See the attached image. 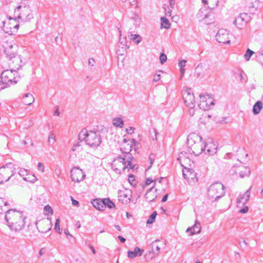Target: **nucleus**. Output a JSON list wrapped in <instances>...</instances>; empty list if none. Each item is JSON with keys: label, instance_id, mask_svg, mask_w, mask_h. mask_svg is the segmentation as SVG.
Wrapping results in <instances>:
<instances>
[{"label": "nucleus", "instance_id": "1", "mask_svg": "<svg viewBox=\"0 0 263 263\" xmlns=\"http://www.w3.org/2000/svg\"><path fill=\"white\" fill-rule=\"evenodd\" d=\"M18 47L13 40H4L0 44V50L9 60V67L14 70L22 66L21 56L18 54Z\"/></svg>", "mask_w": 263, "mask_h": 263}, {"label": "nucleus", "instance_id": "2", "mask_svg": "<svg viewBox=\"0 0 263 263\" xmlns=\"http://www.w3.org/2000/svg\"><path fill=\"white\" fill-rule=\"evenodd\" d=\"M26 217L23 212L14 209L8 210L5 215V220L7 226L11 231L17 233L23 229L25 226Z\"/></svg>", "mask_w": 263, "mask_h": 263}, {"label": "nucleus", "instance_id": "3", "mask_svg": "<svg viewBox=\"0 0 263 263\" xmlns=\"http://www.w3.org/2000/svg\"><path fill=\"white\" fill-rule=\"evenodd\" d=\"M133 159L132 155L117 157L112 161L111 168L117 174H120L126 170L129 171V170L135 168V165L132 163Z\"/></svg>", "mask_w": 263, "mask_h": 263}, {"label": "nucleus", "instance_id": "4", "mask_svg": "<svg viewBox=\"0 0 263 263\" xmlns=\"http://www.w3.org/2000/svg\"><path fill=\"white\" fill-rule=\"evenodd\" d=\"M79 139L81 141H85L87 145L93 148L99 146L102 142L100 132L98 130L88 132L85 129H82L79 133Z\"/></svg>", "mask_w": 263, "mask_h": 263}, {"label": "nucleus", "instance_id": "5", "mask_svg": "<svg viewBox=\"0 0 263 263\" xmlns=\"http://www.w3.org/2000/svg\"><path fill=\"white\" fill-rule=\"evenodd\" d=\"M200 136L196 133L190 134L187 139V151L190 154L198 156L203 150L204 142Z\"/></svg>", "mask_w": 263, "mask_h": 263}, {"label": "nucleus", "instance_id": "6", "mask_svg": "<svg viewBox=\"0 0 263 263\" xmlns=\"http://www.w3.org/2000/svg\"><path fill=\"white\" fill-rule=\"evenodd\" d=\"M224 187L220 182L212 184L208 190V197L211 201H215L223 197L225 194Z\"/></svg>", "mask_w": 263, "mask_h": 263}, {"label": "nucleus", "instance_id": "7", "mask_svg": "<svg viewBox=\"0 0 263 263\" xmlns=\"http://www.w3.org/2000/svg\"><path fill=\"white\" fill-rule=\"evenodd\" d=\"M11 69H7L3 71L1 73V83L4 85L1 88L3 89L12 84H15L18 81V78L15 77L14 72L16 73L17 70H14L12 67Z\"/></svg>", "mask_w": 263, "mask_h": 263}, {"label": "nucleus", "instance_id": "8", "mask_svg": "<svg viewBox=\"0 0 263 263\" xmlns=\"http://www.w3.org/2000/svg\"><path fill=\"white\" fill-rule=\"evenodd\" d=\"M14 165L9 163L0 168V184L8 181L15 174Z\"/></svg>", "mask_w": 263, "mask_h": 263}, {"label": "nucleus", "instance_id": "9", "mask_svg": "<svg viewBox=\"0 0 263 263\" xmlns=\"http://www.w3.org/2000/svg\"><path fill=\"white\" fill-rule=\"evenodd\" d=\"M159 242L158 240H156L153 241L149 245L148 252L144 255L146 261L148 262L159 255L161 248L158 244Z\"/></svg>", "mask_w": 263, "mask_h": 263}, {"label": "nucleus", "instance_id": "10", "mask_svg": "<svg viewBox=\"0 0 263 263\" xmlns=\"http://www.w3.org/2000/svg\"><path fill=\"white\" fill-rule=\"evenodd\" d=\"M182 96L186 105L189 108H194L195 100L192 89L187 87L184 88L182 92Z\"/></svg>", "mask_w": 263, "mask_h": 263}, {"label": "nucleus", "instance_id": "11", "mask_svg": "<svg viewBox=\"0 0 263 263\" xmlns=\"http://www.w3.org/2000/svg\"><path fill=\"white\" fill-rule=\"evenodd\" d=\"M214 105V99L209 95H200L199 108L203 110H208Z\"/></svg>", "mask_w": 263, "mask_h": 263}, {"label": "nucleus", "instance_id": "12", "mask_svg": "<svg viewBox=\"0 0 263 263\" xmlns=\"http://www.w3.org/2000/svg\"><path fill=\"white\" fill-rule=\"evenodd\" d=\"M203 152L209 155H213L217 153V145L213 141L212 138H208L203 145Z\"/></svg>", "mask_w": 263, "mask_h": 263}, {"label": "nucleus", "instance_id": "13", "mask_svg": "<svg viewBox=\"0 0 263 263\" xmlns=\"http://www.w3.org/2000/svg\"><path fill=\"white\" fill-rule=\"evenodd\" d=\"M182 174L185 179L187 180L190 184H194L198 180L197 177V174L194 172L192 167L183 169Z\"/></svg>", "mask_w": 263, "mask_h": 263}, {"label": "nucleus", "instance_id": "14", "mask_svg": "<svg viewBox=\"0 0 263 263\" xmlns=\"http://www.w3.org/2000/svg\"><path fill=\"white\" fill-rule=\"evenodd\" d=\"M231 36V35L228 30L220 29L216 33L215 37L216 41L220 43L230 44Z\"/></svg>", "mask_w": 263, "mask_h": 263}, {"label": "nucleus", "instance_id": "15", "mask_svg": "<svg viewBox=\"0 0 263 263\" xmlns=\"http://www.w3.org/2000/svg\"><path fill=\"white\" fill-rule=\"evenodd\" d=\"M85 177V175L83 171L78 168L74 167L71 170V178L73 181L79 182Z\"/></svg>", "mask_w": 263, "mask_h": 263}, {"label": "nucleus", "instance_id": "16", "mask_svg": "<svg viewBox=\"0 0 263 263\" xmlns=\"http://www.w3.org/2000/svg\"><path fill=\"white\" fill-rule=\"evenodd\" d=\"M132 197V192L130 190L123 189L119 191V200L123 203L126 204L130 201Z\"/></svg>", "mask_w": 263, "mask_h": 263}, {"label": "nucleus", "instance_id": "17", "mask_svg": "<svg viewBox=\"0 0 263 263\" xmlns=\"http://www.w3.org/2000/svg\"><path fill=\"white\" fill-rule=\"evenodd\" d=\"M249 20V16L247 13H242L236 17L234 24L237 28L241 29L247 24Z\"/></svg>", "mask_w": 263, "mask_h": 263}, {"label": "nucleus", "instance_id": "18", "mask_svg": "<svg viewBox=\"0 0 263 263\" xmlns=\"http://www.w3.org/2000/svg\"><path fill=\"white\" fill-rule=\"evenodd\" d=\"M250 187L244 194H240L236 200L237 206L241 207L244 205L249 200L250 197Z\"/></svg>", "mask_w": 263, "mask_h": 263}, {"label": "nucleus", "instance_id": "19", "mask_svg": "<svg viewBox=\"0 0 263 263\" xmlns=\"http://www.w3.org/2000/svg\"><path fill=\"white\" fill-rule=\"evenodd\" d=\"M177 160L179 161L182 166L183 167V169L191 167L192 164L191 163H193V162H191V160L189 158L188 156H186L184 155L183 152H181L180 153Z\"/></svg>", "mask_w": 263, "mask_h": 263}, {"label": "nucleus", "instance_id": "20", "mask_svg": "<svg viewBox=\"0 0 263 263\" xmlns=\"http://www.w3.org/2000/svg\"><path fill=\"white\" fill-rule=\"evenodd\" d=\"M33 17V14L31 12V10L27 7H24L23 8L22 12L18 15V17L24 22H27L31 20Z\"/></svg>", "mask_w": 263, "mask_h": 263}, {"label": "nucleus", "instance_id": "21", "mask_svg": "<svg viewBox=\"0 0 263 263\" xmlns=\"http://www.w3.org/2000/svg\"><path fill=\"white\" fill-rule=\"evenodd\" d=\"M51 222L48 219L42 220L40 222V226L37 227L39 231L42 233H46L51 229Z\"/></svg>", "mask_w": 263, "mask_h": 263}, {"label": "nucleus", "instance_id": "22", "mask_svg": "<svg viewBox=\"0 0 263 263\" xmlns=\"http://www.w3.org/2000/svg\"><path fill=\"white\" fill-rule=\"evenodd\" d=\"M236 174L239 175V176L243 178L245 177L249 176L250 174V169L243 165L239 166L236 170Z\"/></svg>", "mask_w": 263, "mask_h": 263}, {"label": "nucleus", "instance_id": "23", "mask_svg": "<svg viewBox=\"0 0 263 263\" xmlns=\"http://www.w3.org/2000/svg\"><path fill=\"white\" fill-rule=\"evenodd\" d=\"M144 252V250L140 249L139 247H136L133 251H128L127 252V256L130 259H133L137 256H140Z\"/></svg>", "mask_w": 263, "mask_h": 263}, {"label": "nucleus", "instance_id": "24", "mask_svg": "<svg viewBox=\"0 0 263 263\" xmlns=\"http://www.w3.org/2000/svg\"><path fill=\"white\" fill-rule=\"evenodd\" d=\"M201 226L200 223L197 220H196L194 225L191 228H188L186 230V232H191L190 235H193L195 234H198L200 232Z\"/></svg>", "mask_w": 263, "mask_h": 263}, {"label": "nucleus", "instance_id": "25", "mask_svg": "<svg viewBox=\"0 0 263 263\" xmlns=\"http://www.w3.org/2000/svg\"><path fill=\"white\" fill-rule=\"evenodd\" d=\"M156 191L157 189L154 190L153 187L150 189L148 191H147L145 195V197L147 201H153L155 199V198H156Z\"/></svg>", "mask_w": 263, "mask_h": 263}, {"label": "nucleus", "instance_id": "26", "mask_svg": "<svg viewBox=\"0 0 263 263\" xmlns=\"http://www.w3.org/2000/svg\"><path fill=\"white\" fill-rule=\"evenodd\" d=\"M103 202V199H96L93 200L92 203L96 209L100 211H103L105 210V204Z\"/></svg>", "mask_w": 263, "mask_h": 263}, {"label": "nucleus", "instance_id": "27", "mask_svg": "<svg viewBox=\"0 0 263 263\" xmlns=\"http://www.w3.org/2000/svg\"><path fill=\"white\" fill-rule=\"evenodd\" d=\"M34 101L33 95L30 93H26L23 97V103L26 105H31Z\"/></svg>", "mask_w": 263, "mask_h": 263}, {"label": "nucleus", "instance_id": "28", "mask_svg": "<svg viewBox=\"0 0 263 263\" xmlns=\"http://www.w3.org/2000/svg\"><path fill=\"white\" fill-rule=\"evenodd\" d=\"M124 141H125V140H124ZM131 144L129 143L127 144L125 141H124V143L121 145L120 149L123 154H125L124 155H131L129 154V152L131 151Z\"/></svg>", "mask_w": 263, "mask_h": 263}, {"label": "nucleus", "instance_id": "29", "mask_svg": "<svg viewBox=\"0 0 263 263\" xmlns=\"http://www.w3.org/2000/svg\"><path fill=\"white\" fill-rule=\"evenodd\" d=\"M204 5H208L209 8L213 9L218 5V0H202Z\"/></svg>", "mask_w": 263, "mask_h": 263}, {"label": "nucleus", "instance_id": "30", "mask_svg": "<svg viewBox=\"0 0 263 263\" xmlns=\"http://www.w3.org/2000/svg\"><path fill=\"white\" fill-rule=\"evenodd\" d=\"M263 107L260 101H257L253 106V112L254 115L258 114Z\"/></svg>", "mask_w": 263, "mask_h": 263}, {"label": "nucleus", "instance_id": "31", "mask_svg": "<svg viewBox=\"0 0 263 263\" xmlns=\"http://www.w3.org/2000/svg\"><path fill=\"white\" fill-rule=\"evenodd\" d=\"M119 44V47H120L121 49H124V51H125L126 49H128L129 47L127 45L126 37L125 36L122 38H120Z\"/></svg>", "mask_w": 263, "mask_h": 263}, {"label": "nucleus", "instance_id": "32", "mask_svg": "<svg viewBox=\"0 0 263 263\" xmlns=\"http://www.w3.org/2000/svg\"><path fill=\"white\" fill-rule=\"evenodd\" d=\"M130 41L135 42L136 44H138L142 41V37L139 34H131L129 36Z\"/></svg>", "mask_w": 263, "mask_h": 263}, {"label": "nucleus", "instance_id": "33", "mask_svg": "<svg viewBox=\"0 0 263 263\" xmlns=\"http://www.w3.org/2000/svg\"><path fill=\"white\" fill-rule=\"evenodd\" d=\"M113 125L116 127H122L124 122L120 118H115L113 119Z\"/></svg>", "mask_w": 263, "mask_h": 263}, {"label": "nucleus", "instance_id": "34", "mask_svg": "<svg viewBox=\"0 0 263 263\" xmlns=\"http://www.w3.org/2000/svg\"><path fill=\"white\" fill-rule=\"evenodd\" d=\"M103 202L105 204V209L106 206L109 208V209H111L115 206V204L114 203L111 201L109 198H105L103 199Z\"/></svg>", "mask_w": 263, "mask_h": 263}, {"label": "nucleus", "instance_id": "35", "mask_svg": "<svg viewBox=\"0 0 263 263\" xmlns=\"http://www.w3.org/2000/svg\"><path fill=\"white\" fill-rule=\"evenodd\" d=\"M161 25L163 28L168 29L170 27V24L169 23V21L165 17H162L161 18Z\"/></svg>", "mask_w": 263, "mask_h": 263}, {"label": "nucleus", "instance_id": "36", "mask_svg": "<svg viewBox=\"0 0 263 263\" xmlns=\"http://www.w3.org/2000/svg\"><path fill=\"white\" fill-rule=\"evenodd\" d=\"M186 63V61L185 60H182L181 61H180L178 63V65L180 68V71L181 73L182 74V76H183L185 72V68L184 67L185 66Z\"/></svg>", "mask_w": 263, "mask_h": 263}, {"label": "nucleus", "instance_id": "37", "mask_svg": "<svg viewBox=\"0 0 263 263\" xmlns=\"http://www.w3.org/2000/svg\"><path fill=\"white\" fill-rule=\"evenodd\" d=\"M55 136L53 133H50L49 135L48 142L49 144L52 145L55 142Z\"/></svg>", "mask_w": 263, "mask_h": 263}, {"label": "nucleus", "instance_id": "38", "mask_svg": "<svg viewBox=\"0 0 263 263\" xmlns=\"http://www.w3.org/2000/svg\"><path fill=\"white\" fill-rule=\"evenodd\" d=\"M24 180L33 183L37 180V178L34 175H28L27 177H24Z\"/></svg>", "mask_w": 263, "mask_h": 263}, {"label": "nucleus", "instance_id": "39", "mask_svg": "<svg viewBox=\"0 0 263 263\" xmlns=\"http://www.w3.org/2000/svg\"><path fill=\"white\" fill-rule=\"evenodd\" d=\"M156 215H157V212L156 211L154 212L149 217L148 220H147L146 223L147 224L153 223L155 220Z\"/></svg>", "mask_w": 263, "mask_h": 263}, {"label": "nucleus", "instance_id": "40", "mask_svg": "<svg viewBox=\"0 0 263 263\" xmlns=\"http://www.w3.org/2000/svg\"><path fill=\"white\" fill-rule=\"evenodd\" d=\"M254 53V52L250 49H248L245 54V58L247 61H249L251 57Z\"/></svg>", "mask_w": 263, "mask_h": 263}, {"label": "nucleus", "instance_id": "41", "mask_svg": "<svg viewBox=\"0 0 263 263\" xmlns=\"http://www.w3.org/2000/svg\"><path fill=\"white\" fill-rule=\"evenodd\" d=\"M28 171L26 169H21L19 171V175L24 178V177H27L28 176Z\"/></svg>", "mask_w": 263, "mask_h": 263}, {"label": "nucleus", "instance_id": "42", "mask_svg": "<svg viewBox=\"0 0 263 263\" xmlns=\"http://www.w3.org/2000/svg\"><path fill=\"white\" fill-rule=\"evenodd\" d=\"M257 61L261 65H263V53L259 52L256 55Z\"/></svg>", "mask_w": 263, "mask_h": 263}, {"label": "nucleus", "instance_id": "43", "mask_svg": "<svg viewBox=\"0 0 263 263\" xmlns=\"http://www.w3.org/2000/svg\"><path fill=\"white\" fill-rule=\"evenodd\" d=\"M54 229L59 233H61V229H60V219L59 218H58L56 220V221H55V223Z\"/></svg>", "mask_w": 263, "mask_h": 263}, {"label": "nucleus", "instance_id": "44", "mask_svg": "<svg viewBox=\"0 0 263 263\" xmlns=\"http://www.w3.org/2000/svg\"><path fill=\"white\" fill-rule=\"evenodd\" d=\"M159 60L161 64H163L166 61L167 57L164 53H161L159 57Z\"/></svg>", "mask_w": 263, "mask_h": 263}, {"label": "nucleus", "instance_id": "45", "mask_svg": "<svg viewBox=\"0 0 263 263\" xmlns=\"http://www.w3.org/2000/svg\"><path fill=\"white\" fill-rule=\"evenodd\" d=\"M44 212H46V213H50L51 215L53 214V210L51 206H49V205H46L44 207Z\"/></svg>", "mask_w": 263, "mask_h": 263}, {"label": "nucleus", "instance_id": "46", "mask_svg": "<svg viewBox=\"0 0 263 263\" xmlns=\"http://www.w3.org/2000/svg\"><path fill=\"white\" fill-rule=\"evenodd\" d=\"M155 157V156L153 154H151L149 156V163H150L151 165L149 166L148 168H149L152 166V164L153 163V162L154 161Z\"/></svg>", "mask_w": 263, "mask_h": 263}, {"label": "nucleus", "instance_id": "47", "mask_svg": "<svg viewBox=\"0 0 263 263\" xmlns=\"http://www.w3.org/2000/svg\"><path fill=\"white\" fill-rule=\"evenodd\" d=\"M37 168L38 170L41 171L42 173L44 172V164L41 162H39L37 164Z\"/></svg>", "mask_w": 263, "mask_h": 263}, {"label": "nucleus", "instance_id": "48", "mask_svg": "<svg viewBox=\"0 0 263 263\" xmlns=\"http://www.w3.org/2000/svg\"><path fill=\"white\" fill-rule=\"evenodd\" d=\"M161 78V75L160 74H156L154 76L153 81L157 82H158Z\"/></svg>", "mask_w": 263, "mask_h": 263}, {"label": "nucleus", "instance_id": "49", "mask_svg": "<svg viewBox=\"0 0 263 263\" xmlns=\"http://www.w3.org/2000/svg\"><path fill=\"white\" fill-rule=\"evenodd\" d=\"M126 52V50L125 51H124V49H121V50L118 49L117 51V53L118 54V55L122 56V55H124V54Z\"/></svg>", "mask_w": 263, "mask_h": 263}, {"label": "nucleus", "instance_id": "50", "mask_svg": "<svg viewBox=\"0 0 263 263\" xmlns=\"http://www.w3.org/2000/svg\"><path fill=\"white\" fill-rule=\"evenodd\" d=\"M25 139H25V140H24L23 141V143H24L25 145H26V144H27V141H30V142L31 145V146H32V145H33V142H32V141L31 139H30L28 136L26 137Z\"/></svg>", "mask_w": 263, "mask_h": 263}, {"label": "nucleus", "instance_id": "51", "mask_svg": "<svg viewBox=\"0 0 263 263\" xmlns=\"http://www.w3.org/2000/svg\"><path fill=\"white\" fill-rule=\"evenodd\" d=\"M249 208L247 206H244L242 209L240 210L239 213H246L248 212Z\"/></svg>", "mask_w": 263, "mask_h": 263}, {"label": "nucleus", "instance_id": "52", "mask_svg": "<svg viewBox=\"0 0 263 263\" xmlns=\"http://www.w3.org/2000/svg\"><path fill=\"white\" fill-rule=\"evenodd\" d=\"M134 129H135L134 128L129 127L128 128L126 129V131L128 134H132L134 133Z\"/></svg>", "mask_w": 263, "mask_h": 263}, {"label": "nucleus", "instance_id": "53", "mask_svg": "<svg viewBox=\"0 0 263 263\" xmlns=\"http://www.w3.org/2000/svg\"><path fill=\"white\" fill-rule=\"evenodd\" d=\"M95 63V61L93 59L90 58L88 60V64L89 65H91V66H93L94 64Z\"/></svg>", "mask_w": 263, "mask_h": 263}, {"label": "nucleus", "instance_id": "54", "mask_svg": "<svg viewBox=\"0 0 263 263\" xmlns=\"http://www.w3.org/2000/svg\"><path fill=\"white\" fill-rule=\"evenodd\" d=\"M72 203V204L74 206H78L79 205V202L77 200L73 199V198L71 197Z\"/></svg>", "mask_w": 263, "mask_h": 263}, {"label": "nucleus", "instance_id": "55", "mask_svg": "<svg viewBox=\"0 0 263 263\" xmlns=\"http://www.w3.org/2000/svg\"><path fill=\"white\" fill-rule=\"evenodd\" d=\"M7 24L6 23H4L3 30L5 32L9 33V31L7 30L8 27H7Z\"/></svg>", "mask_w": 263, "mask_h": 263}, {"label": "nucleus", "instance_id": "56", "mask_svg": "<svg viewBox=\"0 0 263 263\" xmlns=\"http://www.w3.org/2000/svg\"><path fill=\"white\" fill-rule=\"evenodd\" d=\"M169 1H170V7L172 8H173L174 7V5H175V1H174V0H169Z\"/></svg>", "mask_w": 263, "mask_h": 263}, {"label": "nucleus", "instance_id": "57", "mask_svg": "<svg viewBox=\"0 0 263 263\" xmlns=\"http://www.w3.org/2000/svg\"><path fill=\"white\" fill-rule=\"evenodd\" d=\"M89 246V247L90 248V249L91 250V251H92V253H93V254H96V250H95V248H93V247H92V246L91 245H89V246Z\"/></svg>", "mask_w": 263, "mask_h": 263}, {"label": "nucleus", "instance_id": "58", "mask_svg": "<svg viewBox=\"0 0 263 263\" xmlns=\"http://www.w3.org/2000/svg\"><path fill=\"white\" fill-rule=\"evenodd\" d=\"M118 238L120 240V241L123 243L126 240L125 239L121 236H119Z\"/></svg>", "mask_w": 263, "mask_h": 263}, {"label": "nucleus", "instance_id": "59", "mask_svg": "<svg viewBox=\"0 0 263 263\" xmlns=\"http://www.w3.org/2000/svg\"><path fill=\"white\" fill-rule=\"evenodd\" d=\"M167 197H168V194H166L162 198V201L163 202H164L165 201H166L167 199Z\"/></svg>", "mask_w": 263, "mask_h": 263}, {"label": "nucleus", "instance_id": "60", "mask_svg": "<svg viewBox=\"0 0 263 263\" xmlns=\"http://www.w3.org/2000/svg\"><path fill=\"white\" fill-rule=\"evenodd\" d=\"M189 110V114L191 116H193L194 115V110L193 109L194 108H190Z\"/></svg>", "mask_w": 263, "mask_h": 263}, {"label": "nucleus", "instance_id": "61", "mask_svg": "<svg viewBox=\"0 0 263 263\" xmlns=\"http://www.w3.org/2000/svg\"><path fill=\"white\" fill-rule=\"evenodd\" d=\"M133 18L135 20V21H136L137 22H138V23L140 22V21H139L140 18H139L138 15H135L134 17H133Z\"/></svg>", "mask_w": 263, "mask_h": 263}, {"label": "nucleus", "instance_id": "62", "mask_svg": "<svg viewBox=\"0 0 263 263\" xmlns=\"http://www.w3.org/2000/svg\"><path fill=\"white\" fill-rule=\"evenodd\" d=\"M171 12H172V11L170 9H168V10H166L165 9V14L167 16H171Z\"/></svg>", "mask_w": 263, "mask_h": 263}, {"label": "nucleus", "instance_id": "63", "mask_svg": "<svg viewBox=\"0 0 263 263\" xmlns=\"http://www.w3.org/2000/svg\"><path fill=\"white\" fill-rule=\"evenodd\" d=\"M153 180L151 178H147L146 180V184H150L152 182Z\"/></svg>", "mask_w": 263, "mask_h": 263}, {"label": "nucleus", "instance_id": "64", "mask_svg": "<svg viewBox=\"0 0 263 263\" xmlns=\"http://www.w3.org/2000/svg\"><path fill=\"white\" fill-rule=\"evenodd\" d=\"M64 233L67 237L69 236L72 237V235L69 233V231L67 229L65 230Z\"/></svg>", "mask_w": 263, "mask_h": 263}]
</instances>
